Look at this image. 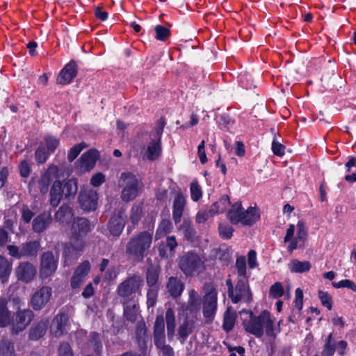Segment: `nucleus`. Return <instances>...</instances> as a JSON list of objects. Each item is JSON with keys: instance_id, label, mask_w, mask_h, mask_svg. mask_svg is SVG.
<instances>
[{"instance_id": "f8f14e48", "label": "nucleus", "mask_w": 356, "mask_h": 356, "mask_svg": "<svg viewBox=\"0 0 356 356\" xmlns=\"http://www.w3.org/2000/svg\"><path fill=\"white\" fill-rule=\"evenodd\" d=\"M200 296L195 289L188 292V299L186 304H183L179 309V314L185 316L197 318V315L200 309Z\"/></svg>"}, {"instance_id": "4468645a", "label": "nucleus", "mask_w": 356, "mask_h": 356, "mask_svg": "<svg viewBox=\"0 0 356 356\" xmlns=\"http://www.w3.org/2000/svg\"><path fill=\"white\" fill-rule=\"evenodd\" d=\"M52 289L49 286H43L32 296L31 305L35 310L42 309L49 301Z\"/></svg>"}, {"instance_id": "79ce46f5", "label": "nucleus", "mask_w": 356, "mask_h": 356, "mask_svg": "<svg viewBox=\"0 0 356 356\" xmlns=\"http://www.w3.org/2000/svg\"><path fill=\"white\" fill-rule=\"evenodd\" d=\"M0 356H16L14 343L7 338L0 341Z\"/></svg>"}, {"instance_id": "2eb2a0df", "label": "nucleus", "mask_w": 356, "mask_h": 356, "mask_svg": "<svg viewBox=\"0 0 356 356\" xmlns=\"http://www.w3.org/2000/svg\"><path fill=\"white\" fill-rule=\"evenodd\" d=\"M79 202L84 211H95L97 207L98 194L94 190L81 191L79 196Z\"/></svg>"}, {"instance_id": "4be33fe9", "label": "nucleus", "mask_w": 356, "mask_h": 356, "mask_svg": "<svg viewBox=\"0 0 356 356\" xmlns=\"http://www.w3.org/2000/svg\"><path fill=\"white\" fill-rule=\"evenodd\" d=\"M122 303L125 318L131 323L135 322L139 314L138 300L122 301Z\"/></svg>"}, {"instance_id": "13d9d810", "label": "nucleus", "mask_w": 356, "mask_h": 356, "mask_svg": "<svg viewBox=\"0 0 356 356\" xmlns=\"http://www.w3.org/2000/svg\"><path fill=\"white\" fill-rule=\"evenodd\" d=\"M269 295L273 298H279L284 295V288L282 284L277 282L273 284L269 290Z\"/></svg>"}, {"instance_id": "09e8293b", "label": "nucleus", "mask_w": 356, "mask_h": 356, "mask_svg": "<svg viewBox=\"0 0 356 356\" xmlns=\"http://www.w3.org/2000/svg\"><path fill=\"white\" fill-rule=\"evenodd\" d=\"M51 179L52 178L50 175L45 170L38 181L40 191L42 193L44 194L48 191Z\"/></svg>"}, {"instance_id": "2f4dec72", "label": "nucleus", "mask_w": 356, "mask_h": 356, "mask_svg": "<svg viewBox=\"0 0 356 356\" xmlns=\"http://www.w3.org/2000/svg\"><path fill=\"white\" fill-rule=\"evenodd\" d=\"M8 301L4 298H0V327H5L11 324L12 314L8 310Z\"/></svg>"}, {"instance_id": "bb28decb", "label": "nucleus", "mask_w": 356, "mask_h": 356, "mask_svg": "<svg viewBox=\"0 0 356 356\" xmlns=\"http://www.w3.org/2000/svg\"><path fill=\"white\" fill-rule=\"evenodd\" d=\"M48 325V319H42L33 324L29 330V339L35 341L42 338L45 334Z\"/></svg>"}, {"instance_id": "5fc2aeb1", "label": "nucleus", "mask_w": 356, "mask_h": 356, "mask_svg": "<svg viewBox=\"0 0 356 356\" xmlns=\"http://www.w3.org/2000/svg\"><path fill=\"white\" fill-rule=\"evenodd\" d=\"M219 234L223 239H229L233 235L234 229L226 223H220L218 227Z\"/></svg>"}, {"instance_id": "f3484780", "label": "nucleus", "mask_w": 356, "mask_h": 356, "mask_svg": "<svg viewBox=\"0 0 356 356\" xmlns=\"http://www.w3.org/2000/svg\"><path fill=\"white\" fill-rule=\"evenodd\" d=\"M143 159L150 161L157 160L162 154V143L159 138H152L141 152Z\"/></svg>"}, {"instance_id": "6ab92c4d", "label": "nucleus", "mask_w": 356, "mask_h": 356, "mask_svg": "<svg viewBox=\"0 0 356 356\" xmlns=\"http://www.w3.org/2000/svg\"><path fill=\"white\" fill-rule=\"evenodd\" d=\"M77 74V65L74 61H70L60 72L57 77V83L65 85L71 83Z\"/></svg>"}, {"instance_id": "864d4df0", "label": "nucleus", "mask_w": 356, "mask_h": 356, "mask_svg": "<svg viewBox=\"0 0 356 356\" xmlns=\"http://www.w3.org/2000/svg\"><path fill=\"white\" fill-rule=\"evenodd\" d=\"M236 268L238 278H248L246 276V261L245 257H240L236 259Z\"/></svg>"}, {"instance_id": "f257e3e1", "label": "nucleus", "mask_w": 356, "mask_h": 356, "mask_svg": "<svg viewBox=\"0 0 356 356\" xmlns=\"http://www.w3.org/2000/svg\"><path fill=\"white\" fill-rule=\"evenodd\" d=\"M154 222L151 228L133 235L126 245V254L129 259L141 261L146 257L153 242Z\"/></svg>"}, {"instance_id": "3c124183", "label": "nucleus", "mask_w": 356, "mask_h": 356, "mask_svg": "<svg viewBox=\"0 0 356 356\" xmlns=\"http://www.w3.org/2000/svg\"><path fill=\"white\" fill-rule=\"evenodd\" d=\"M236 320V316L234 314L230 313L228 310H227L224 315V321H223V329L226 332H229L234 326Z\"/></svg>"}, {"instance_id": "423d86ee", "label": "nucleus", "mask_w": 356, "mask_h": 356, "mask_svg": "<svg viewBox=\"0 0 356 356\" xmlns=\"http://www.w3.org/2000/svg\"><path fill=\"white\" fill-rule=\"evenodd\" d=\"M179 266L186 277L199 275L205 270L204 260L197 254L190 252L179 259Z\"/></svg>"}, {"instance_id": "c756f323", "label": "nucleus", "mask_w": 356, "mask_h": 356, "mask_svg": "<svg viewBox=\"0 0 356 356\" xmlns=\"http://www.w3.org/2000/svg\"><path fill=\"white\" fill-rule=\"evenodd\" d=\"M46 170L52 179L55 178L57 179V180L64 178L65 176H69L72 171L71 168L66 166L65 164H62L60 166L51 164L48 166Z\"/></svg>"}, {"instance_id": "052dcab7", "label": "nucleus", "mask_w": 356, "mask_h": 356, "mask_svg": "<svg viewBox=\"0 0 356 356\" xmlns=\"http://www.w3.org/2000/svg\"><path fill=\"white\" fill-rule=\"evenodd\" d=\"M157 289L149 288L147 293V305L148 308L154 307L157 301Z\"/></svg>"}, {"instance_id": "473e14b6", "label": "nucleus", "mask_w": 356, "mask_h": 356, "mask_svg": "<svg viewBox=\"0 0 356 356\" xmlns=\"http://www.w3.org/2000/svg\"><path fill=\"white\" fill-rule=\"evenodd\" d=\"M85 242L81 236H74L72 234L70 245L66 248L65 253H73L79 254L83 250Z\"/></svg>"}, {"instance_id": "a18cd8bd", "label": "nucleus", "mask_w": 356, "mask_h": 356, "mask_svg": "<svg viewBox=\"0 0 356 356\" xmlns=\"http://www.w3.org/2000/svg\"><path fill=\"white\" fill-rule=\"evenodd\" d=\"M88 146L85 142H81L70 148L67 153V160L69 162L71 163L74 161L81 151L88 147Z\"/></svg>"}, {"instance_id": "6e6d98bb", "label": "nucleus", "mask_w": 356, "mask_h": 356, "mask_svg": "<svg viewBox=\"0 0 356 356\" xmlns=\"http://www.w3.org/2000/svg\"><path fill=\"white\" fill-rule=\"evenodd\" d=\"M332 285L335 289L347 288L356 292V284L350 280H342L338 282H332Z\"/></svg>"}, {"instance_id": "de8ad7c7", "label": "nucleus", "mask_w": 356, "mask_h": 356, "mask_svg": "<svg viewBox=\"0 0 356 356\" xmlns=\"http://www.w3.org/2000/svg\"><path fill=\"white\" fill-rule=\"evenodd\" d=\"M90 343L93 348L95 353L97 355L100 354L102 351V343L101 337L99 333L92 332L90 335Z\"/></svg>"}, {"instance_id": "c9c22d12", "label": "nucleus", "mask_w": 356, "mask_h": 356, "mask_svg": "<svg viewBox=\"0 0 356 356\" xmlns=\"http://www.w3.org/2000/svg\"><path fill=\"white\" fill-rule=\"evenodd\" d=\"M72 209L68 205H62L55 213V220L62 224L68 223L73 218Z\"/></svg>"}, {"instance_id": "f03ea898", "label": "nucleus", "mask_w": 356, "mask_h": 356, "mask_svg": "<svg viewBox=\"0 0 356 356\" xmlns=\"http://www.w3.org/2000/svg\"><path fill=\"white\" fill-rule=\"evenodd\" d=\"M249 314L250 318L243 323L247 332L257 338H261L264 332L269 337L273 339L275 337L273 321L268 312L264 310L259 316H253L252 312H249Z\"/></svg>"}, {"instance_id": "5701e85b", "label": "nucleus", "mask_w": 356, "mask_h": 356, "mask_svg": "<svg viewBox=\"0 0 356 356\" xmlns=\"http://www.w3.org/2000/svg\"><path fill=\"white\" fill-rule=\"evenodd\" d=\"M52 221L50 212L44 211L37 216L33 220V230L36 233L44 232Z\"/></svg>"}, {"instance_id": "39448f33", "label": "nucleus", "mask_w": 356, "mask_h": 356, "mask_svg": "<svg viewBox=\"0 0 356 356\" xmlns=\"http://www.w3.org/2000/svg\"><path fill=\"white\" fill-rule=\"evenodd\" d=\"M297 234L294 236L295 225L290 224L286 229L284 243H288L287 251L292 254L296 249H304L308 239V229L302 220L297 223Z\"/></svg>"}, {"instance_id": "a19ab883", "label": "nucleus", "mask_w": 356, "mask_h": 356, "mask_svg": "<svg viewBox=\"0 0 356 356\" xmlns=\"http://www.w3.org/2000/svg\"><path fill=\"white\" fill-rule=\"evenodd\" d=\"M172 229V224L169 219H163L156 231L155 238L159 240L169 234Z\"/></svg>"}, {"instance_id": "37998d69", "label": "nucleus", "mask_w": 356, "mask_h": 356, "mask_svg": "<svg viewBox=\"0 0 356 356\" xmlns=\"http://www.w3.org/2000/svg\"><path fill=\"white\" fill-rule=\"evenodd\" d=\"M11 270V264L5 257L0 256V279L2 283L7 282Z\"/></svg>"}, {"instance_id": "412c9836", "label": "nucleus", "mask_w": 356, "mask_h": 356, "mask_svg": "<svg viewBox=\"0 0 356 356\" xmlns=\"http://www.w3.org/2000/svg\"><path fill=\"white\" fill-rule=\"evenodd\" d=\"M18 280L29 282L33 279L36 274L35 266L29 262L21 263L15 271Z\"/></svg>"}, {"instance_id": "4d7b16f0", "label": "nucleus", "mask_w": 356, "mask_h": 356, "mask_svg": "<svg viewBox=\"0 0 356 356\" xmlns=\"http://www.w3.org/2000/svg\"><path fill=\"white\" fill-rule=\"evenodd\" d=\"M318 298L321 304L328 310L332 309V298L327 292L320 290L318 291Z\"/></svg>"}, {"instance_id": "69168bd1", "label": "nucleus", "mask_w": 356, "mask_h": 356, "mask_svg": "<svg viewBox=\"0 0 356 356\" xmlns=\"http://www.w3.org/2000/svg\"><path fill=\"white\" fill-rule=\"evenodd\" d=\"M19 174L22 177H28L31 172V166L26 160H23L19 165Z\"/></svg>"}, {"instance_id": "7ed1b4c3", "label": "nucleus", "mask_w": 356, "mask_h": 356, "mask_svg": "<svg viewBox=\"0 0 356 356\" xmlns=\"http://www.w3.org/2000/svg\"><path fill=\"white\" fill-rule=\"evenodd\" d=\"M78 190V181L76 179L72 178L67 180L63 184L60 180L54 181L50 190V204L56 207L62 198L70 200L74 198Z\"/></svg>"}, {"instance_id": "4c0bfd02", "label": "nucleus", "mask_w": 356, "mask_h": 356, "mask_svg": "<svg viewBox=\"0 0 356 356\" xmlns=\"http://www.w3.org/2000/svg\"><path fill=\"white\" fill-rule=\"evenodd\" d=\"M303 305V293L302 291L298 288L295 291V299L293 302V316L289 317V320L294 323L292 318H295L296 315L300 316V312Z\"/></svg>"}, {"instance_id": "a211bd4d", "label": "nucleus", "mask_w": 356, "mask_h": 356, "mask_svg": "<svg viewBox=\"0 0 356 356\" xmlns=\"http://www.w3.org/2000/svg\"><path fill=\"white\" fill-rule=\"evenodd\" d=\"M69 317L67 314L59 313L54 318L51 332L54 337H59L67 332L69 327Z\"/></svg>"}, {"instance_id": "ddd939ff", "label": "nucleus", "mask_w": 356, "mask_h": 356, "mask_svg": "<svg viewBox=\"0 0 356 356\" xmlns=\"http://www.w3.org/2000/svg\"><path fill=\"white\" fill-rule=\"evenodd\" d=\"M205 291L203 315L206 318L212 320L217 309V291L212 286H208Z\"/></svg>"}, {"instance_id": "e433bc0d", "label": "nucleus", "mask_w": 356, "mask_h": 356, "mask_svg": "<svg viewBox=\"0 0 356 356\" xmlns=\"http://www.w3.org/2000/svg\"><path fill=\"white\" fill-rule=\"evenodd\" d=\"M229 204L230 200L229 196L224 195L211 206L209 212L213 215L223 213Z\"/></svg>"}, {"instance_id": "a878e982", "label": "nucleus", "mask_w": 356, "mask_h": 356, "mask_svg": "<svg viewBox=\"0 0 356 356\" xmlns=\"http://www.w3.org/2000/svg\"><path fill=\"white\" fill-rule=\"evenodd\" d=\"M260 219V211L257 207H249L244 210L243 217L240 220V224L244 226H252Z\"/></svg>"}, {"instance_id": "58836bf2", "label": "nucleus", "mask_w": 356, "mask_h": 356, "mask_svg": "<svg viewBox=\"0 0 356 356\" xmlns=\"http://www.w3.org/2000/svg\"><path fill=\"white\" fill-rule=\"evenodd\" d=\"M23 257H35L40 248L39 241H29L22 245Z\"/></svg>"}, {"instance_id": "1a4fd4ad", "label": "nucleus", "mask_w": 356, "mask_h": 356, "mask_svg": "<svg viewBox=\"0 0 356 356\" xmlns=\"http://www.w3.org/2000/svg\"><path fill=\"white\" fill-rule=\"evenodd\" d=\"M229 297L233 303L250 304L253 301V295L248 278H238L234 289Z\"/></svg>"}, {"instance_id": "ea45409f", "label": "nucleus", "mask_w": 356, "mask_h": 356, "mask_svg": "<svg viewBox=\"0 0 356 356\" xmlns=\"http://www.w3.org/2000/svg\"><path fill=\"white\" fill-rule=\"evenodd\" d=\"M165 320L168 336L169 338H172L175 334L176 327L175 312L172 308L167 309L165 312Z\"/></svg>"}, {"instance_id": "20e7f679", "label": "nucleus", "mask_w": 356, "mask_h": 356, "mask_svg": "<svg viewBox=\"0 0 356 356\" xmlns=\"http://www.w3.org/2000/svg\"><path fill=\"white\" fill-rule=\"evenodd\" d=\"M143 285V277L139 275L134 274L128 276L118 284L116 293L122 301L138 300V297L141 296Z\"/></svg>"}, {"instance_id": "8fccbe9b", "label": "nucleus", "mask_w": 356, "mask_h": 356, "mask_svg": "<svg viewBox=\"0 0 356 356\" xmlns=\"http://www.w3.org/2000/svg\"><path fill=\"white\" fill-rule=\"evenodd\" d=\"M47 150L50 153H53L59 146L60 140L56 137L53 136H46L44 138Z\"/></svg>"}, {"instance_id": "dca6fc26", "label": "nucleus", "mask_w": 356, "mask_h": 356, "mask_svg": "<svg viewBox=\"0 0 356 356\" xmlns=\"http://www.w3.org/2000/svg\"><path fill=\"white\" fill-rule=\"evenodd\" d=\"M98 158V152L95 149H89L83 153L75 163V167L79 168L81 172H88L93 168Z\"/></svg>"}, {"instance_id": "9d476101", "label": "nucleus", "mask_w": 356, "mask_h": 356, "mask_svg": "<svg viewBox=\"0 0 356 356\" xmlns=\"http://www.w3.org/2000/svg\"><path fill=\"white\" fill-rule=\"evenodd\" d=\"M34 314L31 309L17 311L14 316H12L11 332L13 334H17L23 331L33 319Z\"/></svg>"}, {"instance_id": "9b49d317", "label": "nucleus", "mask_w": 356, "mask_h": 356, "mask_svg": "<svg viewBox=\"0 0 356 356\" xmlns=\"http://www.w3.org/2000/svg\"><path fill=\"white\" fill-rule=\"evenodd\" d=\"M58 257L51 252H45L41 256L40 276L42 280L52 276L58 266Z\"/></svg>"}, {"instance_id": "49530a36", "label": "nucleus", "mask_w": 356, "mask_h": 356, "mask_svg": "<svg viewBox=\"0 0 356 356\" xmlns=\"http://www.w3.org/2000/svg\"><path fill=\"white\" fill-rule=\"evenodd\" d=\"M191 197L193 201L197 202L202 197V188L197 180H193L190 186Z\"/></svg>"}, {"instance_id": "72a5a7b5", "label": "nucleus", "mask_w": 356, "mask_h": 356, "mask_svg": "<svg viewBox=\"0 0 356 356\" xmlns=\"http://www.w3.org/2000/svg\"><path fill=\"white\" fill-rule=\"evenodd\" d=\"M244 209L241 202H236L232 204L231 209L227 212V218L234 225L240 224V220L243 217Z\"/></svg>"}, {"instance_id": "c03bdc74", "label": "nucleus", "mask_w": 356, "mask_h": 356, "mask_svg": "<svg viewBox=\"0 0 356 356\" xmlns=\"http://www.w3.org/2000/svg\"><path fill=\"white\" fill-rule=\"evenodd\" d=\"M143 216L142 204H134L130 211L129 219L134 225H137Z\"/></svg>"}, {"instance_id": "cd10ccee", "label": "nucleus", "mask_w": 356, "mask_h": 356, "mask_svg": "<svg viewBox=\"0 0 356 356\" xmlns=\"http://www.w3.org/2000/svg\"><path fill=\"white\" fill-rule=\"evenodd\" d=\"M166 287L170 295L172 298H177L181 295L185 286L181 280L177 277H170L168 280Z\"/></svg>"}, {"instance_id": "b1692460", "label": "nucleus", "mask_w": 356, "mask_h": 356, "mask_svg": "<svg viewBox=\"0 0 356 356\" xmlns=\"http://www.w3.org/2000/svg\"><path fill=\"white\" fill-rule=\"evenodd\" d=\"M125 226L124 219L120 213L112 216L108 222V229L111 235L118 237Z\"/></svg>"}, {"instance_id": "6e6552de", "label": "nucleus", "mask_w": 356, "mask_h": 356, "mask_svg": "<svg viewBox=\"0 0 356 356\" xmlns=\"http://www.w3.org/2000/svg\"><path fill=\"white\" fill-rule=\"evenodd\" d=\"M154 343L162 352L163 356H174V350L170 345H166L165 321L163 315L156 317L154 325Z\"/></svg>"}, {"instance_id": "0eeeda50", "label": "nucleus", "mask_w": 356, "mask_h": 356, "mask_svg": "<svg viewBox=\"0 0 356 356\" xmlns=\"http://www.w3.org/2000/svg\"><path fill=\"white\" fill-rule=\"evenodd\" d=\"M120 179L124 181V188L121 194L123 201L129 202L138 196L143 184L134 174L123 172L121 174Z\"/></svg>"}, {"instance_id": "603ef678", "label": "nucleus", "mask_w": 356, "mask_h": 356, "mask_svg": "<svg viewBox=\"0 0 356 356\" xmlns=\"http://www.w3.org/2000/svg\"><path fill=\"white\" fill-rule=\"evenodd\" d=\"M50 154L44 146L40 145L35 152V161L38 163H44L47 161Z\"/></svg>"}, {"instance_id": "e2e57ef3", "label": "nucleus", "mask_w": 356, "mask_h": 356, "mask_svg": "<svg viewBox=\"0 0 356 356\" xmlns=\"http://www.w3.org/2000/svg\"><path fill=\"white\" fill-rule=\"evenodd\" d=\"M165 125V122L164 119L161 118L157 121L154 129V132L153 134H151V136H153L152 138H159L160 140H161V136L163 132Z\"/></svg>"}, {"instance_id": "bf43d9fd", "label": "nucleus", "mask_w": 356, "mask_h": 356, "mask_svg": "<svg viewBox=\"0 0 356 356\" xmlns=\"http://www.w3.org/2000/svg\"><path fill=\"white\" fill-rule=\"evenodd\" d=\"M155 33L156 40L161 41L165 40L170 35V30L162 25H157L155 27Z\"/></svg>"}, {"instance_id": "680f3d73", "label": "nucleus", "mask_w": 356, "mask_h": 356, "mask_svg": "<svg viewBox=\"0 0 356 356\" xmlns=\"http://www.w3.org/2000/svg\"><path fill=\"white\" fill-rule=\"evenodd\" d=\"M90 264L88 260L83 261L76 268L74 273L85 278L90 270Z\"/></svg>"}, {"instance_id": "0e129e2a", "label": "nucleus", "mask_w": 356, "mask_h": 356, "mask_svg": "<svg viewBox=\"0 0 356 356\" xmlns=\"http://www.w3.org/2000/svg\"><path fill=\"white\" fill-rule=\"evenodd\" d=\"M272 151L274 154L278 156H282L285 154V147L274 139L272 143Z\"/></svg>"}, {"instance_id": "f704fd0d", "label": "nucleus", "mask_w": 356, "mask_h": 356, "mask_svg": "<svg viewBox=\"0 0 356 356\" xmlns=\"http://www.w3.org/2000/svg\"><path fill=\"white\" fill-rule=\"evenodd\" d=\"M312 264L309 261H299L297 259H292L289 264V269L291 273H304L309 272Z\"/></svg>"}, {"instance_id": "7c9ffc66", "label": "nucleus", "mask_w": 356, "mask_h": 356, "mask_svg": "<svg viewBox=\"0 0 356 356\" xmlns=\"http://www.w3.org/2000/svg\"><path fill=\"white\" fill-rule=\"evenodd\" d=\"M195 318L189 316H185L184 322L179 325L178 328V335L183 342L188 338V337L193 332L195 327Z\"/></svg>"}, {"instance_id": "aec40b11", "label": "nucleus", "mask_w": 356, "mask_h": 356, "mask_svg": "<svg viewBox=\"0 0 356 356\" xmlns=\"http://www.w3.org/2000/svg\"><path fill=\"white\" fill-rule=\"evenodd\" d=\"M186 204V195L182 193H178L174 199L172 204V219L175 224L181 222Z\"/></svg>"}, {"instance_id": "c85d7f7f", "label": "nucleus", "mask_w": 356, "mask_h": 356, "mask_svg": "<svg viewBox=\"0 0 356 356\" xmlns=\"http://www.w3.org/2000/svg\"><path fill=\"white\" fill-rule=\"evenodd\" d=\"M178 243L174 236H169L166 238L165 244L160 245L159 250L161 257L168 258L174 256L175 249L177 247Z\"/></svg>"}, {"instance_id": "393cba45", "label": "nucleus", "mask_w": 356, "mask_h": 356, "mask_svg": "<svg viewBox=\"0 0 356 356\" xmlns=\"http://www.w3.org/2000/svg\"><path fill=\"white\" fill-rule=\"evenodd\" d=\"M92 229L89 220L84 218H76L74 219L72 225V234L74 236L85 235Z\"/></svg>"}, {"instance_id": "338daca9", "label": "nucleus", "mask_w": 356, "mask_h": 356, "mask_svg": "<svg viewBox=\"0 0 356 356\" xmlns=\"http://www.w3.org/2000/svg\"><path fill=\"white\" fill-rule=\"evenodd\" d=\"M158 281V274L153 270H148L147 273V283L150 288H156L155 286Z\"/></svg>"}, {"instance_id": "774afa93", "label": "nucleus", "mask_w": 356, "mask_h": 356, "mask_svg": "<svg viewBox=\"0 0 356 356\" xmlns=\"http://www.w3.org/2000/svg\"><path fill=\"white\" fill-rule=\"evenodd\" d=\"M59 356H73L71 347L68 343H62L58 349Z\"/></svg>"}]
</instances>
